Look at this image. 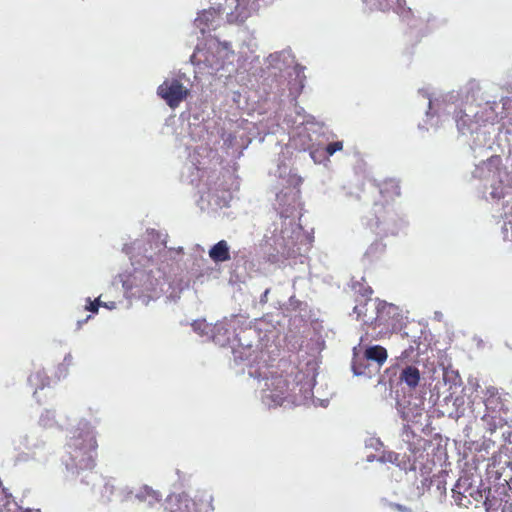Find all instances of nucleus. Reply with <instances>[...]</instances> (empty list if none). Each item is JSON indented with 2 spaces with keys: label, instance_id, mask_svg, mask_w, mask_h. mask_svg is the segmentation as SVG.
<instances>
[{
  "label": "nucleus",
  "instance_id": "9",
  "mask_svg": "<svg viewBox=\"0 0 512 512\" xmlns=\"http://www.w3.org/2000/svg\"><path fill=\"white\" fill-rule=\"evenodd\" d=\"M504 398L505 395L494 386L486 387L483 392L484 404L487 409H495L500 404V400Z\"/></svg>",
  "mask_w": 512,
  "mask_h": 512
},
{
  "label": "nucleus",
  "instance_id": "19",
  "mask_svg": "<svg viewBox=\"0 0 512 512\" xmlns=\"http://www.w3.org/2000/svg\"><path fill=\"white\" fill-rule=\"evenodd\" d=\"M203 322L195 321L192 323V327L195 331L199 330L201 326L203 325Z\"/></svg>",
  "mask_w": 512,
  "mask_h": 512
},
{
  "label": "nucleus",
  "instance_id": "20",
  "mask_svg": "<svg viewBox=\"0 0 512 512\" xmlns=\"http://www.w3.org/2000/svg\"><path fill=\"white\" fill-rule=\"evenodd\" d=\"M190 502H191V501H190V500H188V499H185V500H183V501H182V500H181V501H179V508H181V506H182V505H183L185 508H188V506H189Z\"/></svg>",
  "mask_w": 512,
  "mask_h": 512
},
{
  "label": "nucleus",
  "instance_id": "16",
  "mask_svg": "<svg viewBox=\"0 0 512 512\" xmlns=\"http://www.w3.org/2000/svg\"><path fill=\"white\" fill-rule=\"evenodd\" d=\"M343 149V142L342 141H335L332 143H329L326 147V153L329 156H332L335 152L341 151Z\"/></svg>",
  "mask_w": 512,
  "mask_h": 512
},
{
  "label": "nucleus",
  "instance_id": "17",
  "mask_svg": "<svg viewBox=\"0 0 512 512\" xmlns=\"http://www.w3.org/2000/svg\"><path fill=\"white\" fill-rule=\"evenodd\" d=\"M418 444L420 446V448H422L423 450L426 449V446L429 444V441H427L426 439H423V438H419L418 439Z\"/></svg>",
  "mask_w": 512,
  "mask_h": 512
},
{
  "label": "nucleus",
  "instance_id": "3",
  "mask_svg": "<svg viewBox=\"0 0 512 512\" xmlns=\"http://www.w3.org/2000/svg\"><path fill=\"white\" fill-rule=\"evenodd\" d=\"M388 353L386 348L381 345L369 346L365 349L362 357L355 356L352 362V368L356 375H366L368 373V361L374 362L379 370L386 362Z\"/></svg>",
  "mask_w": 512,
  "mask_h": 512
},
{
  "label": "nucleus",
  "instance_id": "11",
  "mask_svg": "<svg viewBox=\"0 0 512 512\" xmlns=\"http://www.w3.org/2000/svg\"><path fill=\"white\" fill-rule=\"evenodd\" d=\"M272 381H273V383L277 384V388L279 389V391H278V393L271 394V398L273 400L283 399V396L288 389L287 381L285 379H283L282 377H276Z\"/></svg>",
  "mask_w": 512,
  "mask_h": 512
},
{
  "label": "nucleus",
  "instance_id": "15",
  "mask_svg": "<svg viewBox=\"0 0 512 512\" xmlns=\"http://www.w3.org/2000/svg\"><path fill=\"white\" fill-rule=\"evenodd\" d=\"M100 306H102L100 298H96L95 300H91L90 298H88L85 309L92 313H97Z\"/></svg>",
  "mask_w": 512,
  "mask_h": 512
},
{
  "label": "nucleus",
  "instance_id": "7",
  "mask_svg": "<svg viewBox=\"0 0 512 512\" xmlns=\"http://www.w3.org/2000/svg\"><path fill=\"white\" fill-rule=\"evenodd\" d=\"M379 191L387 201L400 195L399 182L395 179H386L379 184Z\"/></svg>",
  "mask_w": 512,
  "mask_h": 512
},
{
  "label": "nucleus",
  "instance_id": "14",
  "mask_svg": "<svg viewBox=\"0 0 512 512\" xmlns=\"http://www.w3.org/2000/svg\"><path fill=\"white\" fill-rule=\"evenodd\" d=\"M374 213H375V216H376V219H377V224L380 222V220H385L386 219V216L385 215H381L382 212L383 213H388V211L386 210L385 206L383 204H380V203H375L374 204Z\"/></svg>",
  "mask_w": 512,
  "mask_h": 512
},
{
  "label": "nucleus",
  "instance_id": "4",
  "mask_svg": "<svg viewBox=\"0 0 512 512\" xmlns=\"http://www.w3.org/2000/svg\"><path fill=\"white\" fill-rule=\"evenodd\" d=\"M69 447L74 450L83 451L84 454H88L90 460L93 461V455L96 454L98 447L96 438L90 432H79L77 436H73L69 443Z\"/></svg>",
  "mask_w": 512,
  "mask_h": 512
},
{
  "label": "nucleus",
  "instance_id": "18",
  "mask_svg": "<svg viewBox=\"0 0 512 512\" xmlns=\"http://www.w3.org/2000/svg\"><path fill=\"white\" fill-rule=\"evenodd\" d=\"M102 306L103 307H106L108 309H115L116 308V302H109V303H105V302H102Z\"/></svg>",
  "mask_w": 512,
  "mask_h": 512
},
{
  "label": "nucleus",
  "instance_id": "6",
  "mask_svg": "<svg viewBox=\"0 0 512 512\" xmlns=\"http://www.w3.org/2000/svg\"><path fill=\"white\" fill-rule=\"evenodd\" d=\"M209 257L214 262H225L230 260V252L228 243L225 240H220L209 250Z\"/></svg>",
  "mask_w": 512,
  "mask_h": 512
},
{
  "label": "nucleus",
  "instance_id": "13",
  "mask_svg": "<svg viewBox=\"0 0 512 512\" xmlns=\"http://www.w3.org/2000/svg\"><path fill=\"white\" fill-rule=\"evenodd\" d=\"M397 3V13L400 15V17L403 20H409L412 16V10L409 7H405L406 2L405 0H396Z\"/></svg>",
  "mask_w": 512,
  "mask_h": 512
},
{
  "label": "nucleus",
  "instance_id": "5",
  "mask_svg": "<svg viewBox=\"0 0 512 512\" xmlns=\"http://www.w3.org/2000/svg\"><path fill=\"white\" fill-rule=\"evenodd\" d=\"M219 18V13L211 8L209 10L202 11L198 17L195 19L196 26L200 29V31L204 34L208 30H210L211 24Z\"/></svg>",
  "mask_w": 512,
  "mask_h": 512
},
{
  "label": "nucleus",
  "instance_id": "12",
  "mask_svg": "<svg viewBox=\"0 0 512 512\" xmlns=\"http://www.w3.org/2000/svg\"><path fill=\"white\" fill-rule=\"evenodd\" d=\"M353 288L357 293L361 294V296L364 298V301H370L373 294V290L370 286L364 285L362 283H356L353 285Z\"/></svg>",
  "mask_w": 512,
  "mask_h": 512
},
{
  "label": "nucleus",
  "instance_id": "1",
  "mask_svg": "<svg viewBox=\"0 0 512 512\" xmlns=\"http://www.w3.org/2000/svg\"><path fill=\"white\" fill-rule=\"evenodd\" d=\"M403 320V314L398 306L383 300H377L376 316L371 320V326L378 330L379 338L399 332L403 327Z\"/></svg>",
  "mask_w": 512,
  "mask_h": 512
},
{
  "label": "nucleus",
  "instance_id": "10",
  "mask_svg": "<svg viewBox=\"0 0 512 512\" xmlns=\"http://www.w3.org/2000/svg\"><path fill=\"white\" fill-rule=\"evenodd\" d=\"M367 305L368 302L364 301L363 303L356 305L353 311L357 315L358 319H361L365 324L371 325V320H373V318L367 316Z\"/></svg>",
  "mask_w": 512,
  "mask_h": 512
},
{
  "label": "nucleus",
  "instance_id": "2",
  "mask_svg": "<svg viewBox=\"0 0 512 512\" xmlns=\"http://www.w3.org/2000/svg\"><path fill=\"white\" fill-rule=\"evenodd\" d=\"M157 94L170 108L175 109L188 97L189 89L183 85L180 79L168 78L158 86Z\"/></svg>",
  "mask_w": 512,
  "mask_h": 512
},
{
  "label": "nucleus",
  "instance_id": "8",
  "mask_svg": "<svg viewBox=\"0 0 512 512\" xmlns=\"http://www.w3.org/2000/svg\"><path fill=\"white\" fill-rule=\"evenodd\" d=\"M399 379L409 388L414 389L420 382V371L415 366H406L404 369H402Z\"/></svg>",
  "mask_w": 512,
  "mask_h": 512
}]
</instances>
